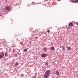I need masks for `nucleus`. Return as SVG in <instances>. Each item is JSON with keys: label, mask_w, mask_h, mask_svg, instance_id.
<instances>
[{"label": "nucleus", "mask_w": 78, "mask_h": 78, "mask_svg": "<svg viewBox=\"0 0 78 78\" xmlns=\"http://www.w3.org/2000/svg\"><path fill=\"white\" fill-rule=\"evenodd\" d=\"M76 24H77V25H78V23H76Z\"/></svg>", "instance_id": "21"}, {"label": "nucleus", "mask_w": 78, "mask_h": 78, "mask_svg": "<svg viewBox=\"0 0 78 78\" xmlns=\"http://www.w3.org/2000/svg\"><path fill=\"white\" fill-rule=\"evenodd\" d=\"M36 76H34L33 78H36Z\"/></svg>", "instance_id": "20"}, {"label": "nucleus", "mask_w": 78, "mask_h": 78, "mask_svg": "<svg viewBox=\"0 0 78 78\" xmlns=\"http://www.w3.org/2000/svg\"><path fill=\"white\" fill-rule=\"evenodd\" d=\"M71 2H72V3H74V1H73V0H71Z\"/></svg>", "instance_id": "16"}, {"label": "nucleus", "mask_w": 78, "mask_h": 78, "mask_svg": "<svg viewBox=\"0 0 78 78\" xmlns=\"http://www.w3.org/2000/svg\"><path fill=\"white\" fill-rule=\"evenodd\" d=\"M27 50H28L27 49H24V52H26V51H27Z\"/></svg>", "instance_id": "8"}, {"label": "nucleus", "mask_w": 78, "mask_h": 78, "mask_svg": "<svg viewBox=\"0 0 78 78\" xmlns=\"http://www.w3.org/2000/svg\"><path fill=\"white\" fill-rule=\"evenodd\" d=\"M7 55V53L5 52V56H6Z\"/></svg>", "instance_id": "14"}, {"label": "nucleus", "mask_w": 78, "mask_h": 78, "mask_svg": "<svg viewBox=\"0 0 78 78\" xmlns=\"http://www.w3.org/2000/svg\"><path fill=\"white\" fill-rule=\"evenodd\" d=\"M50 72V70H48L46 72L44 75V78H47L49 76V73Z\"/></svg>", "instance_id": "1"}, {"label": "nucleus", "mask_w": 78, "mask_h": 78, "mask_svg": "<svg viewBox=\"0 0 78 78\" xmlns=\"http://www.w3.org/2000/svg\"><path fill=\"white\" fill-rule=\"evenodd\" d=\"M46 49H47V48H43V50H46Z\"/></svg>", "instance_id": "15"}, {"label": "nucleus", "mask_w": 78, "mask_h": 78, "mask_svg": "<svg viewBox=\"0 0 78 78\" xmlns=\"http://www.w3.org/2000/svg\"><path fill=\"white\" fill-rule=\"evenodd\" d=\"M71 49V48L70 47H68V50H70Z\"/></svg>", "instance_id": "9"}, {"label": "nucleus", "mask_w": 78, "mask_h": 78, "mask_svg": "<svg viewBox=\"0 0 78 78\" xmlns=\"http://www.w3.org/2000/svg\"><path fill=\"white\" fill-rule=\"evenodd\" d=\"M56 74H57V75H59V72L57 71L56 72Z\"/></svg>", "instance_id": "12"}, {"label": "nucleus", "mask_w": 78, "mask_h": 78, "mask_svg": "<svg viewBox=\"0 0 78 78\" xmlns=\"http://www.w3.org/2000/svg\"><path fill=\"white\" fill-rule=\"evenodd\" d=\"M50 30H48V33H50Z\"/></svg>", "instance_id": "18"}, {"label": "nucleus", "mask_w": 78, "mask_h": 78, "mask_svg": "<svg viewBox=\"0 0 78 78\" xmlns=\"http://www.w3.org/2000/svg\"><path fill=\"white\" fill-rule=\"evenodd\" d=\"M45 56H46V55L45 54H43L41 55V57L44 58L45 57Z\"/></svg>", "instance_id": "5"}, {"label": "nucleus", "mask_w": 78, "mask_h": 78, "mask_svg": "<svg viewBox=\"0 0 78 78\" xmlns=\"http://www.w3.org/2000/svg\"><path fill=\"white\" fill-rule=\"evenodd\" d=\"M58 1H61V0H58Z\"/></svg>", "instance_id": "22"}, {"label": "nucleus", "mask_w": 78, "mask_h": 78, "mask_svg": "<svg viewBox=\"0 0 78 78\" xmlns=\"http://www.w3.org/2000/svg\"><path fill=\"white\" fill-rule=\"evenodd\" d=\"M48 64V62H47L45 63V65H47Z\"/></svg>", "instance_id": "17"}, {"label": "nucleus", "mask_w": 78, "mask_h": 78, "mask_svg": "<svg viewBox=\"0 0 78 78\" xmlns=\"http://www.w3.org/2000/svg\"><path fill=\"white\" fill-rule=\"evenodd\" d=\"M78 0H76V1H74V3H78Z\"/></svg>", "instance_id": "10"}, {"label": "nucleus", "mask_w": 78, "mask_h": 78, "mask_svg": "<svg viewBox=\"0 0 78 78\" xmlns=\"http://www.w3.org/2000/svg\"><path fill=\"white\" fill-rule=\"evenodd\" d=\"M69 25L70 26V27H72V26L73 25V24L72 23H69Z\"/></svg>", "instance_id": "4"}, {"label": "nucleus", "mask_w": 78, "mask_h": 78, "mask_svg": "<svg viewBox=\"0 0 78 78\" xmlns=\"http://www.w3.org/2000/svg\"><path fill=\"white\" fill-rule=\"evenodd\" d=\"M4 53H2V54H0V59L3 58V56H4Z\"/></svg>", "instance_id": "2"}, {"label": "nucleus", "mask_w": 78, "mask_h": 78, "mask_svg": "<svg viewBox=\"0 0 78 78\" xmlns=\"http://www.w3.org/2000/svg\"><path fill=\"white\" fill-rule=\"evenodd\" d=\"M51 50H54V47H52L51 48Z\"/></svg>", "instance_id": "7"}, {"label": "nucleus", "mask_w": 78, "mask_h": 78, "mask_svg": "<svg viewBox=\"0 0 78 78\" xmlns=\"http://www.w3.org/2000/svg\"><path fill=\"white\" fill-rule=\"evenodd\" d=\"M9 8L8 6H6L5 7V10H6L7 11H9Z\"/></svg>", "instance_id": "3"}, {"label": "nucleus", "mask_w": 78, "mask_h": 78, "mask_svg": "<svg viewBox=\"0 0 78 78\" xmlns=\"http://www.w3.org/2000/svg\"><path fill=\"white\" fill-rule=\"evenodd\" d=\"M15 56L16 57H17V55H16V54H15Z\"/></svg>", "instance_id": "19"}, {"label": "nucleus", "mask_w": 78, "mask_h": 78, "mask_svg": "<svg viewBox=\"0 0 78 78\" xmlns=\"http://www.w3.org/2000/svg\"><path fill=\"white\" fill-rule=\"evenodd\" d=\"M19 65V63H16L15 64L16 66H17Z\"/></svg>", "instance_id": "11"}, {"label": "nucleus", "mask_w": 78, "mask_h": 78, "mask_svg": "<svg viewBox=\"0 0 78 78\" xmlns=\"http://www.w3.org/2000/svg\"><path fill=\"white\" fill-rule=\"evenodd\" d=\"M2 42L1 43L2 44H3L4 43H5V40H2Z\"/></svg>", "instance_id": "6"}, {"label": "nucleus", "mask_w": 78, "mask_h": 78, "mask_svg": "<svg viewBox=\"0 0 78 78\" xmlns=\"http://www.w3.org/2000/svg\"><path fill=\"white\" fill-rule=\"evenodd\" d=\"M62 48L64 50H65V48L64 47H62Z\"/></svg>", "instance_id": "13"}]
</instances>
